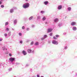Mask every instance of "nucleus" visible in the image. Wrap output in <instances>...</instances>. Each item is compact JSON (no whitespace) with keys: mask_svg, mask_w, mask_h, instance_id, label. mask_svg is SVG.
<instances>
[{"mask_svg":"<svg viewBox=\"0 0 77 77\" xmlns=\"http://www.w3.org/2000/svg\"><path fill=\"white\" fill-rule=\"evenodd\" d=\"M29 3H26L25 4H24L23 5V7L25 9L26 8H27L29 7Z\"/></svg>","mask_w":77,"mask_h":77,"instance_id":"obj_1","label":"nucleus"},{"mask_svg":"<svg viewBox=\"0 0 77 77\" xmlns=\"http://www.w3.org/2000/svg\"><path fill=\"white\" fill-rule=\"evenodd\" d=\"M52 43L54 44H56V45H57L58 44V42H57L55 40H53L52 41Z\"/></svg>","mask_w":77,"mask_h":77,"instance_id":"obj_2","label":"nucleus"},{"mask_svg":"<svg viewBox=\"0 0 77 77\" xmlns=\"http://www.w3.org/2000/svg\"><path fill=\"white\" fill-rule=\"evenodd\" d=\"M9 60L11 62H13V61H14V60H15V58H12V57L10 58L9 59Z\"/></svg>","mask_w":77,"mask_h":77,"instance_id":"obj_3","label":"nucleus"},{"mask_svg":"<svg viewBox=\"0 0 77 77\" xmlns=\"http://www.w3.org/2000/svg\"><path fill=\"white\" fill-rule=\"evenodd\" d=\"M53 29H48V33H50V32H51V31H52V30Z\"/></svg>","mask_w":77,"mask_h":77,"instance_id":"obj_4","label":"nucleus"},{"mask_svg":"<svg viewBox=\"0 0 77 77\" xmlns=\"http://www.w3.org/2000/svg\"><path fill=\"white\" fill-rule=\"evenodd\" d=\"M75 24H76V23L75 22H72L71 23L72 26H74V25H75Z\"/></svg>","mask_w":77,"mask_h":77,"instance_id":"obj_5","label":"nucleus"},{"mask_svg":"<svg viewBox=\"0 0 77 77\" xmlns=\"http://www.w3.org/2000/svg\"><path fill=\"white\" fill-rule=\"evenodd\" d=\"M22 53L24 55H26V54H27V53H26V51L24 50L23 51Z\"/></svg>","mask_w":77,"mask_h":77,"instance_id":"obj_6","label":"nucleus"},{"mask_svg":"<svg viewBox=\"0 0 77 77\" xmlns=\"http://www.w3.org/2000/svg\"><path fill=\"white\" fill-rule=\"evenodd\" d=\"M27 51L28 53H30L32 51V50L30 49H28L27 50Z\"/></svg>","mask_w":77,"mask_h":77,"instance_id":"obj_7","label":"nucleus"},{"mask_svg":"<svg viewBox=\"0 0 77 77\" xmlns=\"http://www.w3.org/2000/svg\"><path fill=\"white\" fill-rule=\"evenodd\" d=\"M48 1H46L44 2V3L46 5H47V4H48Z\"/></svg>","mask_w":77,"mask_h":77,"instance_id":"obj_8","label":"nucleus"},{"mask_svg":"<svg viewBox=\"0 0 77 77\" xmlns=\"http://www.w3.org/2000/svg\"><path fill=\"white\" fill-rule=\"evenodd\" d=\"M62 8V5H60L58 7V9H60Z\"/></svg>","mask_w":77,"mask_h":77,"instance_id":"obj_9","label":"nucleus"},{"mask_svg":"<svg viewBox=\"0 0 77 77\" xmlns=\"http://www.w3.org/2000/svg\"><path fill=\"white\" fill-rule=\"evenodd\" d=\"M72 29L73 30H77V28L76 27H73Z\"/></svg>","mask_w":77,"mask_h":77,"instance_id":"obj_10","label":"nucleus"},{"mask_svg":"<svg viewBox=\"0 0 77 77\" xmlns=\"http://www.w3.org/2000/svg\"><path fill=\"white\" fill-rule=\"evenodd\" d=\"M35 45H39V43L38 42H36L35 44Z\"/></svg>","mask_w":77,"mask_h":77,"instance_id":"obj_11","label":"nucleus"},{"mask_svg":"<svg viewBox=\"0 0 77 77\" xmlns=\"http://www.w3.org/2000/svg\"><path fill=\"white\" fill-rule=\"evenodd\" d=\"M54 21L55 22H57L58 21V19L57 18L55 19L54 20Z\"/></svg>","mask_w":77,"mask_h":77,"instance_id":"obj_12","label":"nucleus"},{"mask_svg":"<svg viewBox=\"0 0 77 77\" xmlns=\"http://www.w3.org/2000/svg\"><path fill=\"white\" fill-rule=\"evenodd\" d=\"M14 12V10H13V9H11V10H10V12H11V13H12V12Z\"/></svg>","mask_w":77,"mask_h":77,"instance_id":"obj_13","label":"nucleus"},{"mask_svg":"<svg viewBox=\"0 0 77 77\" xmlns=\"http://www.w3.org/2000/svg\"><path fill=\"white\" fill-rule=\"evenodd\" d=\"M46 19V18H45V17H44L43 18V21H44V20H45Z\"/></svg>","mask_w":77,"mask_h":77,"instance_id":"obj_14","label":"nucleus"},{"mask_svg":"<svg viewBox=\"0 0 77 77\" xmlns=\"http://www.w3.org/2000/svg\"><path fill=\"white\" fill-rule=\"evenodd\" d=\"M9 23H8V22H7L5 23V26H7V25H8V24Z\"/></svg>","mask_w":77,"mask_h":77,"instance_id":"obj_15","label":"nucleus"},{"mask_svg":"<svg viewBox=\"0 0 77 77\" xmlns=\"http://www.w3.org/2000/svg\"><path fill=\"white\" fill-rule=\"evenodd\" d=\"M5 36H8V34L7 33H5L4 34Z\"/></svg>","mask_w":77,"mask_h":77,"instance_id":"obj_16","label":"nucleus"},{"mask_svg":"<svg viewBox=\"0 0 77 77\" xmlns=\"http://www.w3.org/2000/svg\"><path fill=\"white\" fill-rule=\"evenodd\" d=\"M32 18H33V17H30L29 18V20H32Z\"/></svg>","mask_w":77,"mask_h":77,"instance_id":"obj_17","label":"nucleus"},{"mask_svg":"<svg viewBox=\"0 0 77 77\" xmlns=\"http://www.w3.org/2000/svg\"><path fill=\"white\" fill-rule=\"evenodd\" d=\"M19 34L20 36H21L22 35V34L21 33H19Z\"/></svg>","mask_w":77,"mask_h":77,"instance_id":"obj_18","label":"nucleus"},{"mask_svg":"<svg viewBox=\"0 0 77 77\" xmlns=\"http://www.w3.org/2000/svg\"><path fill=\"white\" fill-rule=\"evenodd\" d=\"M68 9L69 11H70V10H71V8L69 7L68 8Z\"/></svg>","mask_w":77,"mask_h":77,"instance_id":"obj_19","label":"nucleus"},{"mask_svg":"<svg viewBox=\"0 0 77 77\" xmlns=\"http://www.w3.org/2000/svg\"><path fill=\"white\" fill-rule=\"evenodd\" d=\"M3 50H5V47L4 46L3 47Z\"/></svg>","mask_w":77,"mask_h":77,"instance_id":"obj_20","label":"nucleus"},{"mask_svg":"<svg viewBox=\"0 0 77 77\" xmlns=\"http://www.w3.org/2000/svg\"><path fill=\"white\" fill-rule=\"evenodd\" d=\"M33 42H32L31 43V45H33Z\"/></svg>","mask_w":77,"mask_h":77,"instance_id":"obj_21","label":"nucleus"},{"mask_svg":"<svg viewBox=\"0 0 77 77\" xmlns=\"http://www.w3.org/2000/svg\"><path fill=\"white\" fill-rule=\"evenodd\" d=\"M53 38L54 39H57V38L55 37H53Z\"/></svg>","mask_w":77,"mask_h":77,"instance_id":"obj_22","label":"nucleus"},{"mask_svg":"<svg viewBox=\"0 0 77 77\" xmlns=\"http://www.w3.org/2000/svg\"><path fill=\"white\" fill-rule=\"evenodd\" d=\"M1 7L2 8H4V6L3 5H1Z\"/></svg>","mask_w":77,"mask_h":77,"instance_id":"obj_23","label":"nucleus"},{"mask_svg":"<svg viewBox=\"0 0 77 77\" xmlns=\"http://www.w3.org/2000/svg\"><path fill=\"white\" fill-rule=\"evenodd\" d=\"M52 35H53V33H50V36H52Z\"/></svg>","mask_w":77,"mask_h":77,"instance_id":"obj_24","label":"nucleus"},{"mask_svg":"<svg viewBox=\"0 0 77 77\" xmlns=\"http://www.w3.org/2000/svg\"><path fill=\"white\" fill-rule=\"evenodd\" d=\"M41 13H42V14H44V11H41Z\"/></svg>","mask_w":77,"mask_h":77,"instance_id":"obj_25","label":"nucleus"},{"mask_svg":"<svg viewBox=\"0 0 77 77\" xmlns=\"http://www.w3.org/2000/svg\"><path fill=\"white\" fill-rule=\"evenodd\" d=\"M22 29H25V27L24 26H23L22 27Z\"/></svg>","mask_w":77,"mask_h":77,"instance_id":"obj_26","label":"nucleus"},{"mask_svg":"<svg viewBox=\"0 0 77 77\" xmlns=\"http://www.w3.org/2000/svg\"><path fill=\"white\" fill-rule=\"evenodd\" d=\"M56 36L57 38H58L59 37V35H56Z\"/></svg>","mask_w":77,"mask_h":77,"instance_id":"obj_27","label":"nucleus"},{"mask_svg":"<svg viewBox=\"0 0 77 77\" xmlns=\"http://www.w3.org/2000/svg\"><path fill=\"white\" fill-rule=\"evenodd\" d=\"M6 30L7 31H9V28H7L6 29Z\"/></svg>","mask_w":77,"mask_h":77,"instance_id":"obj_28","label":"nucleus"},{"mask_svg":"<svg viewBox=\"0 0 77 77\" xmlns=\"http://www.w3.org/2000/svg\"><path fill=\"white\" fill-rule=\"evenodd\" d=\"M47 35H44L45 38H47Z\"/></svg>","mask_w":77,"mask_h":77,"instance_id":"obj_29","label":"nucleus"},{"mask_svg":"<svg viewBox=\"0 0 77 77\" xmlns=\"http://www.w3.org/2000/svg\"><path fill=\"white\" fill-rule=\"evenodd\" d=\"M20 44H22L23 43V42H22V41H20Z\"/></svg>","mask_w":77,"mask_h":77,"instance_id":"obj_30","label":"nucleus"},{"mask_svg":"<svg viewBox=\"0 0 77 77\" xmlns=\"http://www.w3.org/2000/svg\"><path fill=\"white\" fill-rule=\"evenodd\" d=\"M44 38H42V40H44Z\"/></svg>","mask_w":77,"mask_h":77,"instance_id":"obj_31","label":"nucleus"},{"mask_svg":"<svg viewBox=\"0 0 77 77\" xmlns=\"http://www.w3.org/2000/svg\"><path fill=\"white\" fill-rule=\"evenodd\" d=\"M37 77H40L39 75H37Z\"/></svg>","mask_w":77,"mask_h":77,"instance_id":"obj_32","label":"nucleus"},{"mask_svg":"<svg viewBox=\"0 0 77 77\" xmlns=\"http://www.w3.org/2000/svg\"><path fill=\"white\" fill-rule=\"evenodd\" d=\"M11 55H12L11 54H9V56H11Z\"/></svg>","mask_w":77,"mask_h":77,"instance_id":"obj_33","label":"nucleus"},{"mask_svg":"<svg viewBox=\"0 0 77 77\" xmlns=\"http://www.w3.org/2000/svg\"><path fill=\"white\" fill-rule=\"evenodd\" d=\"M14 23H17V21L15 20L14 21Z\"/></svg>","mask_w":77,"mask_h":77,"instance_id":"obj_34","label":"nucleus"},{"mask_svg":"<svg viewBox=\"0 0 77 77\" xmlns=\"http://www.w3.org/2000/svg\"><path fill=\"white\" fill-rule=\"evenodd\" d=\"M26 30H29V28H27V29H26Z\"/></svg>","mask_w":77,"mask_h":77,"instance_id":"obj_35","label":"nucleus"},{"mask_svg":"<svg viewBox=\"0 0 77 77\" xmlns=\"http://www.w3.org/2000/svg\"><path fill=\"white\" fill-rule=\"evenodd\" d=\"M0 5H2V2H0Z\"/></svg>","mask_w":77,"mask_h":77,"instance_id":"obj_36","label":"nucleus"},{"mask_svg":"<svg viewBox=\"0 0 77 77\" xmlns=\"http://www.w3.org/2000/svg\"><path fill=\"white\" fill-rule=\"evenodd\" d=\"M40 17H38V18H40Z\"/></svg>","mask_w":77,"mask_h":77,"instance_id":"obj_37","label":"nucleus"},{"mask_svg":"<svg viewBox=\"0 0 77 77\" xmlns=\"http://www.w3.org/2000/svg\"><path fill=\"white\" fill-rule=\"evenodd\" d=\"M2 41V40L1 39H0V41Z\"/></svg>","mask_w":77,"mask_h":77,"instance_id":"obj_38","label":"nucleus"},{"mask_svg":"<svg viewBox=\"0 0 77 77\" xmlns=\"http://www.w3.org/2000/svg\"><path fill=\"white\" fill-rule=\"evenodd\" d=\"M66 48H67V47H66L65 49H66Z\"/></svg>","mask_w":77,"mask_h":77,"instance_id":"obj_39","label":"nucleus"},{"mask_svg":"<svg viewBox=\"0 0 77 77\" xmlns=\"http://www.w3.org/2000/svg\"><path fill=\"white\" fill-rule=\"evenodd\" d=\"M26 1H28V0H25Z\"/></svg>","mask_w":77,"mask_h":77,"instance_id":"obj_40","label":"nucleus"},{"mask_svg":"<svg viewBox=\"0 0 77 77\" xmlns=\"http://www.w3.org/2000/svg\"><path fill=\"white\" fill-rule=\"evenodd\" d=\"M6 50H7V49H6Z\"/></svg>","mask_w":77,"mask_h":77,"instance_id":"obj_41","label":"nucleus"}]
</instances>
